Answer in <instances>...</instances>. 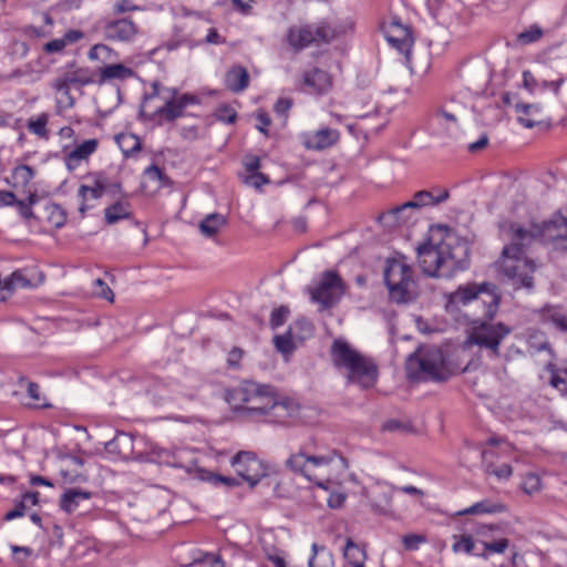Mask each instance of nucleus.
Returning <instances> with one entry per match:
<instances>
[{"label": "nucleus", "mask_w": 567, "mask_h": 567, "mask_svg": "<svg viewBox=\"0 0 567 567\" xmlns=\"http://www.w3.org/2000/svg\"><path fill=\"white\" fill-rule=\"evenodd\" d=\"M47 219L55 228H61L66 224L68 214L65 209L55 203H50L45 206Z\"/></svg>", "instance_id": "41"}, {"label": "nucleus", "mask_w": 567, "mask_h": 567, "mask_svg": "<svg viewBox=\"0 0 567 567\" xmlns=\"http://www.w3.org/2000/svg\"><path fill=\"white\" fill-rule=\"evenodd\" d=\"M100 80L99 83L103 84L105 82L112 80H126L134 75L133 69L122 64V63H112L101 66L99 69Z\"/></svg>", "instance_id": "30"}, {"label": "nucleus", "mask_w": 567, "mask_h": 567, "mask_svg": "<svg viewBox=\"0 0 567 567\" xmlns=\"http://www.w3.org/2000/svg\"><path fill=\"white\" fill-rule=\"evenodd\" d=\"M535 313L542 323L550 324L558 332L567 334V310L564 306L546 303Z\"/></svg>", "instance_id": "19"}, {"label": "nucleus", "mask_w": 567, "mask_h": 567, "mask_svg": "<svg viewBox=\"0 0 567 567\" xmlns=\"http://www.w3.org/2000/svg\"><path fill=\"white\" fill-rule=\"evenodd\" d=\"M330 358L333 367L343 373L348 384H355L361 390L375 386L379 379L377 361L354 349L344 339L333 340Z\"/></svg>", "instance_id": "3"}, {"label": "nucleus", "mask_w": 567, "mask_h": 567, "mask_svg": "<svg viewBox=\"0 0 567 567\" xmlns=\"http://www.w3.org/2000/svg\"><path fill=\"white\" fill-rule=\"evenodd\" d=\"M256 118L258 122L256 126L258 131H260L264 134H267V127L271 124L269 115L266 112H258Z\"/></svg>", "instance_id": "63"}, {"label": "nucleus", "mask_w": 567, "mask_h": 567, "mask_svg": "<svg viewBox=\"0 0 567 567\" xmlns=\"http://www.w3.org/2000/svg\"><path fill=\"white\" fill-rule=\"evenodd\" d=\"M171 94L165 97L164 105L157 107L150 116V120L159 118L162 121L174 122L184 116V110L188 105L199 104L200 100L197 95L190 93L178 94L177 89H168Z\"/></svg>", "instance_id": "10"}, {"label": "nucleus", "mask_w": 567, "mask_h": 567, "mask_svg": "<svg viewBox=\"0 0 567 567\" xmlns=\"http://www.w3.org/2000/svg\"><path fill=\"white\" fill-rule=\"evenodd\" d=\"M419 266L429 277L451 278L470 265V247L445 225H432L416 249Z\"/></svg>", "instance_id": "2"}, {"label": "nucleus", "mask_w": 567, "mask_h": 567, "mask_svg": "<svg viewBox=\"0 0 567 567\" xmlns=\"http://www.w3.org/2000/svg\"><path fill=\"white\" fill-rule=\"evenodd\" d=\"M392 32H400L402 33V37H395L393 33H389L386 39L390 44L398 49L401 53L408 54L413 43L411 30L408 27L401 24L399 21H393Z\"/></svg>", "instance_id": "26"}, {"label": "nucleus", "mask_w": 567, "mask_h": 567, "mask_svg": "<svg viewBox=\"0 0 567 567\" xmlns=\"http://www.w3.org/2000/svg\"><path fill=\"white\" fill-rule=\"evenodd\" d=\"M84 38L81 30L71 29L62 38L53 39L43 45V51L48 54L61 53L68 45L74 44Z\"/></svg>", "instance_id": "28"}, {"label": "nucleus", "mask_w": 567, "mask_h": 567, "mask_svg": "<svg viewBox=\"0 0 567 567\" xmlns=\"http://www.w3.org/2000/svg\"><path fill=\"white\" fill-rule=\"evenodd\" d=\"M339 138L340 133L338 130L322 127L309 135L305 144L309 150L321 151L334 145Z\"/></svg>", "instance_id": "24"}, {"label": "nucleus", "mask_w": 567, "mask_h": 567, "mask_svg": "<svg viewBox=\"0 0 567 567\" xmlns=\"http://www.w3.org/2000/svg\"><path fill=\"white\" fill-rule=\"evenodd\" d=\"M454 539H455V542H454L452 548H453V551H455V553L464 551L466 554L475 556V553L480 551V548L476 545V544H478L477 539L474 540L471 535L464 534L461 536H455Z\"/></svg>", "instance_id": "43"}, {"label": "nucleus", "mask_w": 567, "mask_h": 567, "mask_svg": "<svg viewBox=\"0 0 567 567\" xmlns=\"http://www.w3.org/2000/svg\"><path fill=\"white\" fill-rule=\"evenodd\" d=\"M18 208L19 214L24 219H31L34 217L32 208L29 206V204H25L24 200H19L17 198V203L14 205Z\"/></svg>", "instance_id": "64"}, {"label": "nucleus", "mask_w": 567, "mask_h": 567, "mask_svg": "<svg viewBox=\"0 0 567 567\" xmlns=\"http://www.w3.org/2000/svg\"><path fill=\"white\" fill-rule=\"evenodd\" d=\"M27 392H28V395L30 396V399H32L34 402H37V406H40V408H49L50 406V404L41 402L42 398H41V393H40V386L38 383L29 381L28 385H27Z\"/></svg>", "instance_id": "55"}, {"label": "nucleus", "mask_w": 567, "mask_h": 567, "mask_svg": "<svg viewBox=\"0 0 567 567\" xmlns=\"http://www.w3.org/2000/svg\"><path fill=\"white\" fill-rule=\"evenodd\" d=\"M105 450L111 454L126 457L133 450V437L127 433L120 432L105 444Z\"/></svg>", "instance_id": "33"}, {"label": "nucleus", "mask_w": 567, "mask_h": 567, "mask_svg": "<svg viewBox=\"0 0 567 567\" xmlns=\"http://www.w3.org/2000/svg\"><path fill=\"white\" fill-rule=\"evenodd\" d=\"M412 268L400 259H388L384 268V282L390 299L396 303H408L414 299Z\"/></svg>", "instance_id": "5"}, {"label": "nucleus", "mask_w": 567, "mask_h": 567, "mask_svg": "<svg viewBox=\"0 0 567 567\" xmlns=\"http://www.w3.org/2000/svg\"><path fill=\"white\" fill-rule=\"evenodd\" d=\"M383 218H393L398 225L409 224L412 219V210H408L402 214H398L395 208L383 215Z\"/></svg>", "instance_id": "58"}, {"label": "nucleus", "mask_w": 567, "mask_h": 567, "mask_svg": "<svg viewBox=\"0 0 567 567\" xmlns=\"http://www.w3.org/2000/svg\"><path fill=\"white\" fill-rule=\"evenodd\" d=\"M298 414V405L290 400L277 401L272 398L265 421L276 424H288Z\"/></svg>", "instance_id": "22"}, {"label": "nucleus", "mask_w": 567, "mask_h": 567, "mask_svg": "<svg viewBox=\"0 0 567 567\" xmlns=\"http://www.w3.org/2000/svg\"><path fill=\"white\" fill-rule=\"evenodd\" d=\"M502 269L504 275L513 281L516 288L532 289L534 286L533 274L535 265L523 254L503 255Z\"/></svg>", "instance_id": "9"}, {"label": "nucleus", "mask_w": 567, "mask_h": 567, "mask_svg": "<svg viewBox=\"0 0 567 567\" xmlns=\"http://www.w3.org/2000/svg\"><path fill=\"white\" fill-rule=\"evenodd\" d=\"M92 497V493L80 488L66 489L60 498V507L68 514L76 511L82 501H87Z\"/></svg>", "instance_id": "29"}, {"label": "nucleus", "mask_w": 567, "mask_h": 567, "mask_svg": "<svg viewBox=\"0 0 567 567\" xmlns=\"http://www.w3.org/2000/svg\"><path fill=\"white\" fill-rule=\"evenodd\" d=\"M538 238L544 243L567 240V218L561 214H555L542 225H535Z\"/></svg>", "instance_id": "18"}, {"label": "nucleus", "mask_w": 567, "mask_h": 567, "mask_svg": "<svg viewBox=\"0 0 567 567\" xmlns=\"http://www.w3.org/2000/svg\"><path fill=\"white\" fill-rule=\"evenodd\" d=\"M216 116L220 122L233 124L236 121L237 113L233 107L223 105L217 110Z\"/></svg>", "instance_id": "53"}, {"label": "nucleus", "mask_w": 567, "mask_h": 567, "mask_svg": "<svg viewBox=\"0 0 567 567\" xmlns=\"http://www.w3.org/2000/svg\"><path fill=\"white\" fill-rule=\"evenodd\" d=\"M346 287L342 278L337 271L327 270L322 274L319 282L309 288L310 299L319 305V310L324 311L339 303L344 295Z\"/></svg>", "instance_id": "6"}, {"label": "nucleus", "mask_w": 567, "mask_h": 567, "mask_svg": "<svg viewBox=\"0 0 567 567\" xmlns=\"http://www.w3.org/2000/svg\"><path fill=\"white\" fill-rule=\"evenodd\" d=\"M343 557L350 566L361 567L365 563L367 553L363 547L349 537L343 548Z\"/></svg>", "instance_id": "35"}, {"label": "nucleus", "mask_w": 567, "mask_h": 567, "mask_svg": "<svg viewBox=\"0 0 567 567\" xmlns=\"http://www.w3.org/2000/svg\"><path fill=\"white\" fill-rule=\"evenodd\" d=\"M245 182H246V184H248L250 186H254L255 188L259 189L264 185L269 184L270 179L264 173L257 172V173L249 174L246 177Z\"/></svg>", "instance_id": "54"}, {"label": "nucleus", "mask_w": 567, "mask_h": 567, "mask_svg": "<svg viewBox=\"0 0 567 567\" xmlns=\"http://www.w3.org/2000/svg\"><path fill=\"white\" fill-rule=\"evenodd\" d=\"M137 33L138 27L130 18L104 20L103 34L110 41L131 42Z\"/></svg>", "instance_id": "15"}, {"label": "nucleus", "mask_w": 567, "mask_h": 567, "mask_svg": "<svg viewBox=\"0 0 567 567\" xmlns=\"http://www.w3.org/2000/svg\"><path fill=\"white\" fill-rule=\"evenodd\" d=\"M289 313H290V310L287 306H280V307L274 309L270 315V321H269L270 327L272 329H277V328L281 327L286 322Z\"/></svg>", "instance_id": "51"}, {"label": "nucleus", "mask_w": 567, "mask_h": 567, "mask_svg": "<svg viewBox=\"0 0 567 567\" xmlns=\"http://www.w3.org/2000/svg\"><path fill=\"white\" fill-rule=\"evenodd\" d=\"M225 85L234 93L246 90L249 85V74L246 68L241 65L231 68L225 75Z\"/></svg>", "instance_id": "27"}, {"label": "nucleus", "mask_w": 567, "mask_h": 567, "mask_svg": "<svg viewBox=\"0 0 567 567\" xmlns=\"http://www.w3.org/2000/svg\"><path fill=\"white\" fill-rule=\"evenodd\" d=\"M28 506L29 505L22 498L20 501H16L13 509L9 511L4 515V519L6 520H12V519H16L18 517H22L24 515L25 509L28 508Z\"/></svg>", "instance_id": "56"}, {"label": "nucleus", "mask_w": 567, "mask_h": 567, "mask_svg": "<svg viewBox=\"0 0 567 567\" xmlns=\"http://www.w3.org/2000/svg\"><path fill=\"white\" fill-rule=\"evenodd\" d=\"M94 82L93 72L89 68H78L74 61L66 64V70L52 81V89L66 99V106L75 103L71 86H85Z\"/></svg>", "instance_id": "8"}, {"label": "nucleus", "mask_w": 567, "mask_h": 567, "mask_svg": "<svg viewBox=\"0 0 567 567\" xmlns=\"http://www.w3.org/2000/svg\"><path fill=\"white\" fill-rule=\"evenodd\" d=\"M262 384H258L254 381H243L237 386L226 391V401L236 412H244L250 399L261 390Z\"/></svg>", "instance_id": "17"}, {"label": "nucleus", "mask_w": 567, "mask_h": 567, "mask_svg": "<svg viewBox=\"0 0 567 567\" xmlns=\"http://www.w3.org/2000/svg\"><path fill=\"white\" fill-rule=\"evenodd\" d=\"M116 55V52L112 48L103 43L93 45L87 53L90 60H96L103 63L113 60Z\"/></svg>", "instance_id": "46"}, {"label": "nucleus", "mask_w": 567, "mask_h": 567, "mask_svg": "<svg viewBox=\"0 0 567 567\" xmlns=\"http://www.w3.org/2000/svg\"><path fill=\"white\" fill-rule=\"evenodd\" d=\"M509 234L512 244L504 247L503 255L523 254L525 252L524 247L535 238H538L535 225H533L532 229H526L517 223H511Z\"/></svg>", "instance_id": "20"}, {"label": "nucleus", "mask_w": 567, "mask_h": 567, "mask_svg": "<svg viewBox=\"0 0 567 567\" xmlns=\"http://www.w3.org/2000/svg\"><path fill=\"white\" fill-rule=\"evenodd\" d=\"M292 106V101L290 99H279L275 104V112L278 115L286 116L289 110Z\"/></svg>", "instance_id": "62"}, {"label": "nucleus", "mask_w": 567, "mask_h": 567, "mask_svg": "<svg viewBox=\"0 0 567 567\" xmlns=\"http://www.w3.org/2000/svg\"><path fill=\"white\" fill-rule=\"evenodd\" d=\"M97 146L99 141L96 138L86 140L78 145L65 156L66 167L70 171L78 167L81 161L87 159L97 150Z\"/></svg>", "instance_id": "25"}, {"label": "nucleus", "mask_w": 567, "mask_h": 567, "mask_svg": "<svg viewBox=\"0 0 567 567\" xmlns=\"http://www.w3.org/2000/svg\"><path fill=\"white\" fill-rule=\"evenodd\" d=\"M227 225V218L218 213L207 215L198 225L199 231L207 238H215Z\"/></svg>", "instance_id": "32"}, {"label": "nucleus", "mask_w": 567, "mask_h": 567, "mask_svg": "<svg viewBox=\"0 0 567 567\" xmlns=\"http://www.w3.org/2000/svg\"><path fill=\"white\" fill-rule=\"evenodd\" d=\"M565 79L564 76H559L555 80H542L540 83H539V90L542 91H545V90H550L553 91L555 94H558L559 92V87L561 86V84L564 83Z\"/></svg>", "instance_id": "60"}, {"label": "nucleus", "mask_w": 567, "mask_h": 567, "mask_svg": "<svg viewBox=\"0 0 567 567\" xmlns=\"http://www.w3.org/2000/svg\"><path fill=\"white\" fill-rule=\"evenodd\" d=\"M86 178L91 181V184H81L78 189V198L80 199L79 212L82 217L85 216L89 209L93 208L90 202L100 199L109 189V181L104 173H92Z\"/></svg>", "instance_id": "13"}, {"label": "nucleus", "mask_w": 567, "mask_h": 567, "mask_svg": "<svg viewBox=\"0 0 567 567\" xmlns=\"http://www.w3.org/2000/svg\"><path fill=\"white\" fill-rule=\"evenodd\" d=\"M200 478L203 481L209 482L210 484L217 486L219 484H224L228 487H235L240 484V482L236 477L224 476L220 474H216L209 471H203L200 474Z\"/></svg>", "instance_id": "47"}, {"label": "nucleus", "mask_w": 567, "mask_h": 567, "mask_svg": "<svg viewBox=\"0 0 567 567\" xmlns=\"http://www.w3.org/2000/svg\"><path fill=\"white\" fill-rule=\"evenodd\" d=\"M132 216L130 202L117 200L104 210V218L107 225H114Z\"/></svg>", "instance_id": "34"}, {"label": "nucleus", "mask_w": 567, "mask_h": 567, "mask_svg": "<svg viewBox=\"0 0 567 567\" xmlns=\"http://www.w3.org/2000/svg\"><path fill=\"white\" fill-rule=\"evenodd\" d=\"M550 371V385L557 389L564 396H567V360L559 365L548 364Z\"/></svg>", "instance_id": "36"}, {"label": "nucleus", "mask_w": 567, "mask_h": 567, "mask_svg": "<svg viewBox=\"0 0 567 567\" xmlns=\"http://www.w3.org/2000/svg\"><path fill=\"white\" fill-rule=\"evenodd\" d=\"M144 175L151 181L158 182V187H168L172 185L171 178L155 164L146 167Z\"/></svg>", "instance_id": "49"}, {"label": "nucleus", "mask_w": 567, "mask_h": 567, "mask_svg": "<svg viewBox=\"0 0 567 567\" xmlns=\"http://www.w3.org/2000/svg\"><path fill=\"white\" fill-rule=\"evenodd\" d=\"M231 466L237 475L247 482L250 487H255L266 476L261 461L252 452H238L231 458Z\"/></svg>", "instance_id": "12"}, {"label": "nucleus", "mask_w": 567, "mask_h": 567, "mask_svg": "<svg viewBox=\"0 0 567 567\" xmlns=\"http://www.w3.org/2000/svg\"><path fill=\"white\" fill-rule=\"evenodd\" d=\"M34 176L35 171L31 166L21 164L12 169L11 181L7 179L6 182L12 187H25Z\"/></svg>", "instance_id": "38"}, {"label": "nucleus", "mask_w": 567, "mask_h": 567, "mask_svg": "<svg viewBox=\"0 0 567 567\" xmlns=\"http://www.w3.org/2000/svg\"><path fill=\"white\" fill-rule=\"evenodd\" d=\"M406 378L416 382H445L451 373L445 364L441 349L420 347L411 353L405 362Z\"/></svg>", "instance_id": "4"}, {"label": "nucleus", "mask_w": 567, "mask_h": 567, "mask_svg": "<svg viewBox=\"0 0 567 567\" xmlns=\"http://www.w3.org/2000/svg\"><path fill=\"white\" fill-rule=\"evenodd\" d=\"M544 37V30L538 24H532L526 30L517 34V42L522 45H528L539 41Z\"/></svg>", "instance_id": "45"}, {"label": "nucleus", "mask_w": 567, "mask_h": 567, "mask_svg": "<svg viewBox=\"0 0 567 567\" xmlns=\"http://www.w3.org/2000/svg\"><path fill=\"white\" fill-rule=\"evenodd\" d=\"M312 556L308 561L309 567H333L334 559L333 554L327 549L324 546H319L318 544H312Z\"/></svg>", "instance_id": "37"}, {"label": "nucleus", "mask_w": 567, "mask_h": 567, "mask_svg": "<svg viewBox=\"0 0 567 567\" xmlns=\"http://www.w3.org/2000/svg\"><path fill=\"white\" fill-rule=\"evenodd\" d=\"M332 83L331 74L317 66L302 73L303 91L309 94L324 95L332 89Z\"/></svg>", "instance_id": "16"}, {"label": "nucleus", "mask_w": 567, "mask_h": 567, "mask_svg": "<svg viewBox=\"0 0 567 567\" xmlns=\"http://www.w3.org/2000/svg\"><path fill=\"white\" fill-rule=\"evenodd\" d=\"M49 122V114L48 113H41L37 117H31L27 123V128L30 133L41 137V138H48L49 132L47 128Z\"/></svg>", "instance_id": "42"}, {"label": "nucleus", "mask_w": 567, "mask_h": 567, "mask_svg": "<svg viewBox=\"0 0 567 567\" xmlns=\"http://www.w3.org/2000/svg\"><path fill=\"white\" fill-rule=\"evenodd\" d=\"M295 338L297 337L293 334V328H289L284 334L275 336L274 343L276 349L284 354L291 353L296 348L293 343Z\"/></svg>", "instance_id": "44"}, {"label": "nucleus", "mask_w": 567, "mask_h": 567, "mask_svg": "<svg viewBox=\"0 0 567 567\" xmlns=\"http://www.w3.org/2000/svg\"><path fill=\"white\" fill-rule=\"evenodd\" d=\"M506 507L501 503H492L491 501L484 499L477 502L464 509L462 514L476 515V514H495L505 512Z\"/></svg>", "instance_id": "39"}, {"label": "nucleus", "mask_w": 567, "mask_h": 567, "mask_svg": "<svg viewBox=\"0 0 567 567\" xmlns=\"http://www.w3.org/2000/svg\"><path fill=\"white\" fill-rule=\"evenodd\" d=\"M403 545L408 550H415L421 543L425 542V537L416 534H408L403 536Z\"/></svg>", "instance_id": "57"}, {"label": "nucleus", "mask_w": 567, "mask_h": 567, "mask_svg": "<svg viewBox=\"0 0 567 567\" xmlns=\"http://www.w3.org/2000/svg\"><path fill=\"white\" fill-rule=\"evenodd\" d=\"M332 462V457L328 455H308L305 452L292 454L287 461V466L295 473L302 474L310 482H315L318 486L323 487L322 483L316 481L312 468L328 465Z\"/></svg>", "instance_id": "14"}, {"label": "nucleus", "mask_w": 567, "mask_h": 567, "mask_svg": "<svg viewBox=\"0 0 567 567\" xmlns=\"http://www.w3.org/2000/svg\"><path fill=\"white\" fill-rule=\"evenodd\" d=\"M449 197L450 193L447 189L442 190L439 195H434L429 190H420L413 195L411 200L395 207V212L402 214L408 210H417L425 206H436L445 202Z\"/></svg>", "instance_id": "21"}, {"label": "nucleus", "mask_w": 567, "mask_h": 567, "mask_svg": "<svg viewBox=\"0 0 567 567\" xmlns=\"http://www.w3.org/2000/svg\"><path fill=\"white\" fill-rule=\"evenodd\" d=\"M272 398L274 393L271 391V386L262 384L261 390H259L257 394L250 399V403L244 413L252 417L265 419L268 409L271 405Z\"/></svg>", "instance_id": "23"}, {"label": "nucleus", "mask_w": 567, "mask_h": 567, "mask_svg": "<svg viewBox=\"0 0 567 567\" xmlns=\"http://www.w3.org/2000/svg\"><path fill=\"white\" fill-rule=\"evenodd\" d=\"M463 106L455 102H452L450 105H443L435 113V117H443L446 122L451 124L457 123V114L463 111Z\"/></svg>", "instance_id": "48"}, {"label": "nucleus", "mask_w": 567, "mask_h": 567, "mask_svg": "<svg viewBox=\"0 0 567 567\" xmlns=\"http://www.w3.org/2000/svg\"><path fill=\"white\" fill-rule=\"evenodd\" d=\"M336 37L334 30L327 23L290 27L287 42L295 51H301L313 43H330Z\"/></svg>", "instance_id": "7"}, {"label": "nucleus", "mask_w": 567, "mask_h": 567, "mask_svg": "<svg viewBox=\"0 0 567 567\" xmlns=\"http://www.w3.org/2000/svg\"><path fill=\"white\" fill-rule=\"evenodd\" d=\"M137 9L138 7L132 0H117L113 6L114 14H122Z\"/></svg>", "instance_id": "59"}, {"label": "nucleus", "mask_w": 567, "mask_h": 567, "mask_svg": "<svg viewBox=\"0 0 567 567\" xmlns=\"http://www.w3.org/2000/svg\"><path fill=\"white\" fill-rule=\"evenodd\" d=\"M289 328H293V334L299 339L309 337L313 332L312 323L305 318L297 319Z\"/></svg>", "instance_id": "50"}, {"label": "nucleus", "mask_w": 567, "mask_h": 567, "mask_svg": "<svg viewBox=\"0 0 567 567\" xmlns=\"http://www.w3.org/2000/svg\"><path fill=\"white\" fill-rule=\"evenodd\" d=\"M501 300L502 295L497 286L488 281L467 282L460 286L449 297V303L453 306H466L473 301L482 302L483 313L472 322L467 343L486 350L489 358L501 355V343L512 332V328L503 322L493 323Z\"/></svg>", "instance_id": "1"}, {"label": "nucleus", "mask_w": 567, "mask_h": 567, "mask_svg": "<svg viewBox=\"0 0 567 567\" xmlns=\"http://www.w3.org/2000/svg\"><path fill=\"white\" fill-rule=\"evenodd\" d=\"M542 487L540 477L534 473H528L523 481L522 488L527 494L536 493Z\"/></svg>", "instance_id": "52"}, {"label": "nucleus", "mask_w": 567, "mask_h": 567, "mask_svg": "<svg viewBox=\"0 0 567 567\" xmlns=\"http://www.w3.org/2000/svg\"><path fill=\"white\" fill-rule=\"evenodd\" d=\"M499 526H481L476 530L477 543L481 545L480 551L475 556L488 559L491 554H503L509 546V540L501 536Z\"/></svg>", "instance_id": "11"}, {"label": "nucleus", "mask_w": 567, "mask_h": 567, "mask_svg": "<svg viewBox=\"0 0 567 567\" xmlns=\"http://www.w3.org/2000/svg\"><path fill=\"white\" fill-rule=\"evenodd\" d=\"M515 110L518 113L517 121L526 128H533L540 124L537 115L540 113L542 107L539 104L517 103Z\"/></svg>", "instance_id": "31"}, {"label": "nucleus", "mask_w": 567, "mask_h": 567, "mask_svg": "<svg viewBox=\"0 0 567 567\" xmlns=\"http://www.w3.org/2000/svg\"><path fill=\"white\" fill-rule=\"evenodd\" d=\"M523 82H524V86L526 89H528L529 91H536V90H539V83L540 81H538L530 71H524L523 72Z\"/></svg>", "instance_id": "61"}, {"label": "nucleus", "mask_w": 567, "mask_h": 567, "mask_svg": "<svg viewBox=\"0 0 567 567\" xmlns=\"http://www.w3.org/2000/svg\"><path fill=\"white\" fill-rule=\"evenodd\" d=\"M31 286L30 279L27 278L23 271L16 270L9 277L3 279L1 290L12 292L17 288H29Z\"/></svg>", "instance_id": "40"}]
</instances>
